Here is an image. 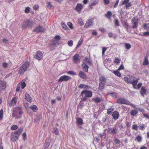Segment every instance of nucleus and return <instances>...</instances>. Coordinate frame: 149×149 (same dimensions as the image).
Listing matches in <instances>:
<instances>
[{
	"instance_id": "680f3d73",
	"label": "nucleus",
	"mask_w": 149,
	"mask_h": 149,
	"mask_svg": "<svg viewBox=\"0 0 149 149\" xmlns=\"http://www.w3.org/2000/svg\"><path fill=\"white\" fill-rule=\"evenodd\" d=\"M119 1V0H116V2L113 6L114 8H116L117 6Z\"/></svg>"
},
{
	"instance_id": "a211bd4d",
	"label": "nucleus",
	"mask_w": 149,
	"mask_h": 149,
	"mask_svg": "<svg viewBox=\"0 0 149 149\" xmlns=\"http://www.w3.org/2000/svg\"><path fill=\"white\" fill-rule=\"evenodd\" d=\"M139 80V79L138 78H136V79L134 81H130V84H132L133 85V87L135 88H136V86L137 84L138 81Z\"/></svg>"
},
{
	"instance_id": "de8ad7c7",
	"label": "nucleus",
	"mask_w": 149,
	"mask_h": 149,
	"mask_svg": "<svg viewBox=\"0 0 149 149\" xmlns=\"http://www.w3.org/2000/svg\"><path fill=\"white\" fill-rule=\"evenodd\" d=\"M124 79L126 83H130V79L129 78H128V77H125L124 78Z\"/></svg>"
},
{
	"instance_id": "412c9836",
	"label": "nucleus",
	"mask_w": 149,
	"mask_h": 149,
	"mask_svg": "<svg viewBox=\"0 0 149 149\" xmlns=\"http://www.w3.org/2000/svg\"><path fill=\"white\" fill-rule=\"evenodd\" d=\"M83 70L85 72H87L89 68L88 66L85 63H83L81 65Z\"/></svg>"
},
{
	"instance_id": "c03bdc74",
	"label": "nucleus",
	"mask_w": 149,
	"mask_h": 149,
	"mask_svg": "<svg viewBox=\"0 0 149 149\" xmlns=\"http://www.w3.org/2000/svg\"><path fill=\"white\" fill-rule=\"evenodd\" d=\"M61 24V25L63 28L65 30H67L68 28L67 26L64 23H62Z\"/></svg>"
},
{
	"instance_id": "49530a36",
	"label": "nucleus",
	"mask_w": 149,
	"mask_h": 149,
	"mask_svg": "<svg viewBox=\"0 0 149 149\" xmlns=\"http://www.w3.org/2000/svg\"><path fill=\"white\" fill-rule=\"evenodd\" d=\"M8 64L6 62H3L2 64V66L4 68H7L8 66Z\"/></svg>"
},
{
	"instance_id": "473e14b6",
	"label": "nucleus",
	"mask_w": 149,
	"mask_h": 149,
	"mask_svg": "<svg viewBox=\"0 0 149 149\" xmlns=\"http://www.w3.org/2000/svg\"><path fill=\"white\" fill-rule=\"evenodd\" d=\"M52 133L53 134L56 135H58L59 131L58 129L57 128H54L53 129V131Z\"/></svg>"
},
{
	"instance_id": "5fc2aeb1",
	"label": "nucleus",
	"mask_w": 149,
	"mask_h": 149,
	"mask_svg": "<svg viewBox=\"0 0 149 149\" xmlns=\"http://www.w3.org/2000/svg\"><path fill=\"white\" fill-rule=\"evenodd\" d=\"M124 68V65L123 64H121L118 69V70H123Z\"/></svg>"
},
{
	"instance_id": "a19ab883",
	"label": "nucleus",
	"mask_w": 149,
	"mask_h": 149,
	"mask_svg": "<svg viewBox=\"0 0 149 149\" xmlns=\"http://www.w3.org/2000/svg\"><path fill=\"white\" fill-rule=\"evenodd\" d=\"M93 100H94L95 102L98 103L100 102L101 101V99L99 97H97L95 98H94L93 99Z\"/></svg>"
},
{
	"instance_id": "69168bd1",
	"label": "nucleus",
	"mask_w": 149,
	"mask_h": 149,
	"mask_svg": "<svg viewBox=\"0 0 149 149\" xmlns=\"http://www.w3.org/2000/svg\"><path fill=\"white\" fill-rule=\"evenodd\" d=\"M30 8L29 7H28L26 8L25 10V12L26 13H28L30 11Z\"/></svg>"
},
{
	"instance_id": "1a4fd4ad",
	"label": "nucleus",
	"mask_w": 149,
	"mask_h": 149,
	"mask_svg": "<svg viewBox=\"0 0 149 149\" xmlns=\"http://www.w3.org/2000/svg\"><path fill=\"white\" fill-rule=\"evenodd\" d=\"M71 77L65 75H63L60 77L58 81V82H62L63 81H67L71 79Z\"/></svg>"
},
{
	"instance_id": "2eb2a0df",
	"label": "nucleus",
	"mask_w": 149,
	"mask_h": 149,
	"mask_svg": "<svg viewBox=\"0 0 149 149\" xmlns=\"http://www.w3.org/2000/svg\"><path fill=\"white\" fill-rule=\"evenodd\" d=\"M93 24V20L92 19H89L88 20L84 26V27L87 28L90 27Z\"/></svg>"
},
{
	"instance_id": "603ef678",
	"label": "nucleus",
	"mask_w": 149,
	"mask_h": 149,
	"mask_svg": "<svg viewBox=\"0 0 149 149\" xmlns=\"http://www.w3.org/2000/svg\"><path fill=\"white\" fill-rule=\"evenodd\" d=\"M124 25H125V28L127 30H128L129 28V27H130V26L128 24V23L127 22H125V23H124Z\"/></svg>"
},
{
	"instance_id": "e2e57ef3",
	"label": "nucleus",
	"mask_w": 149,
	"mask_h": 149,
	"mask_svg": "<svg viewBox=\"0 0 149 149\" xmlns=\"http://www.w3.org/2000/svg\"><path fill=\"white\" fill-rule=\"evenodd\" d=\"M130 0H124V1L122 2V4L123 5L126 4L128 3Z\"/></svg>"
},
{
	"instance_id": "aec40b11",
	"label": "nucleus",
	"mask_w": 149,
	"mask_h": 149,
	"mask_svg": "<svg viewBox=\"0 0 149 149\" xmlns=\"http://www.w3.org/2000/svg\"><path fill=\"white\" fill-rule=\"evenodd\" d=\"M79 76L81 78L83 79H86V74L82 71L79 72Z\"/></svg>"
},
{
	"instance_id": "3c124183",
	"label": "nucleus",
	"mask_w": 149,
	"mask_h": 149,
	"mask_svg": "<svg viewBox=\"0 0 149 149\" xmlns=\"http://www.w3.org/2000/svg\"><path fill=\"white\" fill-rule=\"evenodd\" d=\"M18 128L17 126L16 125H14L12 126L11 127V129L12 130H15Z\"/></svg>"
},
{
	"instance_id": "37998d69",
	"label": "nucleus",
	"mask_w": 149,
	"mask_h": 149,
	"mask_svg": "<svg viewBox=\"0 0 149 149\" xmlns=\"http://www.w3.org/2000/svg\"><path fill=\"white\" fill-rule=\"evenodd\" d=\"M138 127L137 125H133L132 127V129L136 131L138 130Z\"/></svg>"
},
{
	"instance_id": "423d86ee",
	"label": "nucleus",
	"mask_w": 149,
	"mask_h": 149,
	"mask_svg": "<svg viewBox=\"0 0 149 149\" xmlns=\"http://www.w3.org/2000/svg\"><path fill=\"white\" fill-rule=\"evenodd\" d=\"M61 39V37L59 35L56 36L52 40L51 44L52 45H58L59 44V41Z\"/></svg>"
},
{
	"instance_id": "7c9ffc66",
	"label": "nucleus",
	"mask_w": 149,
	"mask_h": 149,
	"mask_svg": "<svg viewBox=\"0 0 149 149\" xmlns=\"http://www.w3.org/2000/svg\"><path fill=\"white\" fill-rule=\"evenodd\" d=\"M113 73L116 76L119 77H121V73L120 72H119L118 70H114L113 71Z\"/></svg>"
},
{
	"instance_id": "774afa93",
	"label": "nucleus",
	"mask_w": 149,
	"mask_h": 149,
	"mask_svg": "<svg viewBox=\"0 0 149 149\" xmlns=\"http://www.w3.org/2000/svg\"><path fill=\"white\" fill-rule=\"evenodd\" d=\"M143 34L145 36H149V31L144 32Z\"/></svg>"
},
{
	"instance_id": "e433bc0d",
	"label": "nucleus",
	"mask_w": 149,
	"mask_h": 149,
	"mask_svg": "<svg viewBox=\"0 0 149 149\" xmlns=\"http://www.w3.org/2000/svg\"><path fill=\"white\" fill-rule=\"evenodd\" d=\"M114 110V109L111 107L107 109V113L108 115H111L112 113V112Z\"/></svg>"
},
{
	"instance_id": "79ce46f5",
	"label": "nucleus",
	"mask_w": 149,
	"mask_h": 149,
	"mask_svg": "<svg viewBox=\"0 0 149 149\" xmlns=\"http://www.w3.org/2000/svg\"><path fill=\"white\" fill-rule=\"evenodd\" d=\"M145 125L144 124H141L139 126V127L140 130H143L145 129Z\"/></svg>"
},
{
	"instance_id": "a18cd8bd",
	"label": "nucleus",
	"mask_w": 149,
	"mask_h": 149,
	"mask_svg": "<svg viewBox=\"0 0 149 149\" xmlns=\"http://www.w3.org/2000/svg\"><path fill=\"white\" fill-rule=\"evenodd\" d=\"M125 46L126 48L127 49H130L131 47V45L129 43H125Z\"/></svg>"
},
{
	"instance_id": "0eeeda50",
	"label": "nucleus",
	"mask_w": 149,
	"mask_h": 149,
	"mask_svg": "<svg viewBox=\"0 0 149 149\" xmlns=\"http://www.w3.org/2000/svg\"><path fill=\"white\" fill-rule=\"evenodd\" d=\"M81 95L82 96L85 95L86 97H90L92 96V93L91 91H89L87 90H85L81 92Z\"/></svg>"
},
{
	"instance_id": "09e8293b",
	"label": "nucleus",
	"mask_w": 149,
	"mask_h": 149,
	"mask_svg": "<svg viewBox=\"0 0 149 149\" xmlns=\"http://www.w3.org/2000/svg\"><path fill=\"white\" fill-rule=\"evenodd\" d=\"M68 45L70 47H72L73 45V42L72 40H70L68 42Z\"/></svg>"
},
{
	"instance_id": "bb28decb",
	"label": "nucleus",
	"mask_w": 149,
	"mask_h": 149,
	"mask_svg": "<svg viewBox=\"0 0 149 149\" xmlns=\"http://www.w3.org/2000/svg\"><path fill=\"white\" fill-rule=\"evenodd\" d=\"M23 131V128H20L17 131H15L13 133L16 134L17 135L19 136L20 135L21 133H22Z\"/></svg>"
},
{
	"instance_id": "f257e3e1",
	"label": "nucleus",
	"mask_w": 149,
	"mask_h": 149,
	"mask_svg": "<svg viewBox=\"0 0 149 149\" xmlns=\"http://www.w3.org/2000/svg\"><path fill=\"white\" fill-rule=\"evenodd\" d=\"M29 65L30 63L29 61H25L19 68L18 73L20 74L23 75L28 69Z\"/></svg>"
},
{
	"instance_id": "ddd939ff",
	"label": "nucleus",
	"mask_w": 149,
	"mask_h": 149,
	"mask_svg": "<svg viewBox=\"0 0 149 149\" xmlns=\"http://www.w3.org/2000/svg\"><path fill=\"white\" fill-rule=\"evenodd\" d=\"M73 60L74 63H77V62H80V60L79 58V56L78 54H74L73 56Z\"/></svg>"
},
{
	"instance_id": "20e7f679",
	"label": "nucleus",
	"mask_w": 149,
	"mask_h": 149,
	"mask_svg": "<svg viewBox=\"0 0 149 149\" xmlns=\"http://www.w3.org/2000/svg\"><path fill=\"white\" fill-rule=\"evenodd\" d=\"M34 24L32 20L26 19L24 21L22 24V26L23 29L31 27Z\"/></svg>"
},
{
	"instance_id": "b1692460",
	"label": "nucleus",
	"mask_w": 149,
	"mask_h": 149,
	"mask_svg": "<svg viewBox=\"0 0 149 149\" xmlns=\"http://www.w3.org/2000/svg\"><path fill=\"white\" fill-rule=\"evenodd\" d=\"M25 98L26 100L28 102H31L32 101V98L30 95L28 93L25 94Z\"/></svg>"
},
{
	"instance_id": "6e6552de",
	"label": "nucleus",
	"mask_w": 149,
	"mask_h": 149,
	"mask_svg": "<svg viewBox=\"0 0 149 149\" xmlns=\"http://www.w3.org/2000/svg\"><path fill=\"white\" fill-rule=\"evenodd\" d=\"M132 26V28L133 29H136L137 28L138 24V20L136 18L134 17L131 20Z\"/></svg>"
},
{
	"instance_id": "f704fd0d",
	"label": "nucleus",
	"mask_w": 149,
	"mask_h": 149,
	"mask_svg": "<svg viewBox=\"0 0 149 149\" xmlns=\"http://www.w3.org/2000/svg\"><path fill=\"white\" fill-rule=\"evenodd\" d=\"M85 61L88 65H90L92 64L91 61L88 57H86L85 58Z\"/></svg>"
},
{
	"instance_id": "a878e982",
	"label": "nucleus",
	"mask_w": 149,
	"mask_h": 149,
	"mask_svg": "<svg viewBox=\"0 0 149 149\" xmlns=\"http://www.w3.org/2000/svg\"><path fill=\"white\" fill-rule=\"evenodd\" d=\"M146 90L145 89L144 86H142L141 88V90L140 91V94L143 96H144V95L146 94Z\"/></svg>"
},
{
	"instance_id": "c756f323",
	"label": "nucleus",
	"mask_w": 149,
	"mask_h": 149,
	"mask_svg": "<svg viewBox=\"0 0 149 149\" xmlns=\"http://www.w3.org/2000/svg\"><path fill=\"white\" fill-rule=\"evenodd\" d=\"M149 63L148 60V56H146L145 57L143 63V65H146L149 64Z\"/></svg>"
},
{
	"instance_id": "864d4df0",
	"label": "nucleus",
	"mask_w": 149,
	"mask_h": 149,
	"mask_svg": "<svg viewBox=\"0 0 149 149\" xmlns=\"http://www.w3.org/2000/svg\"><path fill=\"white\" fill-rule=\"evenodd\" d=\"M67 73L68 74H70L71 75H75L76 74L75 72L72 71H68L67 72Z\"/></svg>"
},
{
	"instance_id": "5701e85b",
	"label": "nucleus",
	"mask_w": 149,
	"mask_h": 149,
	"mask_svg": "<svg viewBox=\"0 0 149 149\" xmlns=\"http://www.w3.org/2000/svg\"><path fill=\"white\" fill-rule=\"evenodd\" d=\"M50 141L49 139H46L44 146V148L45 149L47 148L49 146L50 144Z\"/></svg>"
},
{
	"instance_id": "4c0bfd02",
	"label": "nucleus",
	"mask_w": 149,
	"mask_h": 149,
	"mask_svg": "<svg viewBox=\"0 0 149 149\" xmlns=\"http://www.w3.org/2000/svg\"><path fill=\"white\" fill-rule=\"evenodd\" d=\"M83 41V39L81 38L78 41V44L76 47V48H78L81 45Z\"/></svg>"
},
{
	"instance_id": "9b49d317",
	"label": "nucleus",
	"mask_w": 149,
	"mask_h": 149,
	"mask_svg": "<svg viewBox=\"0 0 149 149\" xmlns=\"http://www.w3.org/2000/svg\"><path fill=\"white\" fill-rule=\"evenodd\" d=\"M43 54L40 51H37L35 56V58L38 60H40L43 57Z\"/></svg>"
},
{
	"instance_id": "8fccbe9b",
	"label": "nucleus",
	"mask_w": 149,
	"mask_h": 149,
	"mask_svg": "<svg viewBox=\"0 0 149 149\" xmlns=\"http://www.w3.org/2000/svg\"><path fill=\"white\" fill-rule=\"evenodd\" d=\"M3 109H1L0 111V120L2 119L3 117Z\"/></svg>"
},
{
	"instance_id": "f8f14e48",
	"label": "nucleus",
	"mask_w": 149,
	"mask_h": 149,
	"mask_svg": "<svg viewBox=\"0 0 149 149\" xmlns=\"http://www.w3.org/2000/svg\"><path fill=\"white\" fill-rule=\"evenodd\" d=\"M44 31L43 27L42 26H39L35 28L33 31L39 33L43 32Z\"/></svg>"
},
{
	"instance_id": "ea45409f",
	"label": "nucleus",
	"mask_w": 149,
	"mask_h": 149,
	"mask_svg": "<svg viewBox=\"0 0 149 149\" xmlns=\"http://www.w3.org/2000/svg\"><path fill=\"white\" fill-rule=\"evenodd\" d=\"M19 85L21 87L22 89H23L25 87L26 84L25 82L24 81L20 83H19Z\"/></svg>"
},
{
	"instance_id": "cd10ccee",
	"label": "nucleus",
	"mask_w": 149,
	"mask_h": 149,
	"mask_svg": "<svg viewBox=\"0 0 149 149\" xmlns=\"http://www.w3.org/2000/svg\"><path fill=\"white\" fill-rule=\"evenodd\" d=\"M77 123L78 125H81L83 123V121L82 118H78L77 119Z\"/></svg>"
},
{
	"instance_id": "052dcab7",
	"label": "nucleus",
	"mask_w": 149,
	"mask_h": 149,
	"mask_svg": "<svg viewBox=\"0 0 149 149\" xmlns=\"http://www.w3.org/2000/svg\"><path fill=\"white\" fill-rule=\"evenodd\" d=\"M114 142L115 143V144H120V141L119 139L117 138H116L114 140Z\"/></svg>"
},
{
	"instance_id": "2f4dec72",
	"label": "nucleus",
	"mask_w": 149,
	"mask_h": 149,
	"mask_svg": "<svg viewBox=\"0 0 149 149\" xmlns=\"http://www.w3.org/2000/svg\"><path fill=\"white\" fill-rule=\"evenodd\" d=\"M138 112V111L136 110H132L131 111L130 114L131 116L133 117L136 115Z\"/></svg>"
},
{
	"instance_id": "f03ea898",
	"label": "nucleus",
	"mask_w": 149,
	"mask_h": 149,
	"mask_svg": "<svg viewBox=\"0 0 149 149\" xmlns=\"http://www.w3.org/2000/svg\"><path fill=\"white\" fill-rule=\"evenodd\" d=\"M23 112L21 108L18 107L14 109L12 114V116L18 118H20Z\"/></svg>"
},
{
	"instance_id": "7ed1b4c3",
	"label": "nucleus",
	"mask_w": 149,
	"mask_h": 149,
	"mask_svg": "<svg viewBox=\"0 0 149 149\" xmlns=\"http://www.w3.org/2000/svg\"><path fill=\"white\" fill-rule=\"evenodd\" d=\"M107 83V80L105 77L102 76L99 78V89L102 90L104 88L105 85Z\"/></svg>"
},
{
	"instance_id": "4468645a",
	"label": "nucleus",
	"mask_w": 149,
	"mask_h": 149,
	"mask_svg": "<svg viewBox=\"0 0 149 149\" xmlns=\"http://www.w3.org/2000/svg\"><path fill=\"white\" fill-rule=\"evenodd\" d=\"M83 8V6L81 3H77L75 9L79 13H80L81 11Z\"/></svg>"
},
{
	"instance_id": "f3484780",
	"label": "nucleus",
	"mask_w": 149,
	"mask_h": 149,
	"mask_svg": "<svg viewBox=\"0 0 149 149\" xmlns=\"http://www.w3.org/2000/svg\"><path fill=\"white\" fill-rule=\"evenodd\" d=\"M19 137L18 136L13 133L11 134V138L13 141H15L18 140Z\"/></svg>"
},
{
	"instance_id": "dca6fc26",
	"label": "nucleus",
	"mask_w": 149,
	"mask_h": 149,
	"mask_svg": "<svg viewBox=\"0 0 149 149\" xmlns=\"http://www.w3.org/2000/svg\"><path fill=\"white\" fill-rule=\"evenodd\" d=\"M112 116L113 119L114 120H117L119 116V112L117 111H114L112 113Z\"/></svg>"
},
{
	"instance_id": "39448f33",
	"label": "nucleus",
	"mask_w": 149,
	"mask_h": 149,
	"mask_svg": "<svg viewBox=\"0 0 149 149\" xmlns=\"http://www.w3.org/2000/svg\"><path fill=\"white\" fill-rule=\"evenodd\" d=\"M107 130V129L106 130ZM107 132L109 134H113L115 135H116V134L119 132V131L118 129L116 127H113L112 128L108 127V129Z\"/></svg>"
},
{
	"instance_id": "bf43d9fd",
	"label": "nucleus",
	"mask_w": 149,
	"mask_h": 149,
	"mask_svg": "<svg viewBox=\"0 0 149 149\" xmlns=\"http://www.w3.org/2000/svg\"><path fill=\"white\" fill-rule=\"evenodd\" d=\"M114 22L116 26H120V25L119 24V22L118 19H115V20L114 21Z\"/></svg>"
},
{
	"instance_id": "9d476101",
	"label": "nucleus",
	"mask_w": 149,
	"mask_h": 149,
	"mask_svg": "<svg viewBox=\"0 0 149 149\" xmlns=\"http://www.w3.org/2000/svg\"><path fill=\"white\" fill-rule=\"evenodd\" d=\"M117 102L118 104L127 105V104H129V101L125 99L122 98L118 99L117 100Z\"/></svg>"
},
{
	"instance_id": "6e6d98bb",
	"label": "nucleus",
	"mask_w": 149,
	"mask_h": 149,
	"mask_svg": "<svg viewBox=\"0 0 149 149\" xmlns=\"http://www.w3.org/2000/svg\"><path fill=\"white\" fill-rule=\"evenodd\" d=\"M114 62L116 63H119L120 62V60L118 58H116L114 61Z\"/></svg>"
},
{
	"instance_id": "0e129e2a",
	"label": "nucleus",
	"mask_w": 149,
	"mask_h": 149,
	"mask_svg": "<svg viewBox=\"0 0 149 149\" xmlns=\"http://www.w3.org/2000/svg\"><path fill=\"white\" fill-rule=\"evenodd\" d=\"M79 24L81 26L83 25L84 24V22L81 19H79Z\"/></svg>"
},
{
	"instance_id": "58836bf2",
	"label": "nucleus",
	"mask_w": 149,
	"mask_h": 149,
	"mask_svg": "<svg viewBox=\"0 0 149 149\" xmlns=\"http://www.w3.org/2000/svg\"><path fill=\"white\" fill-rule=\"evenodd\" d=\"M97 3V0H92L91 1V3L90 4L91 6H93L95 5Z\"/></svg>"
},
{
	"instance_id": "4d7b16f0",
	"label": "nucleus",
	"mask_w": 149,
	"mask_h": 149,
	"mask_svg": "<svg viewBox=\"0 0 149 149\" xmlns=\"http://www.w3.org/2000/svg\"><path fill=\"white\" fill-rule=\"evenodd\" d=\"M67 25L71 29H73L72 24L71 22H68L67 23Z\"/></svg>"
},
{
	"instance_id": "c9c22d12",
	"label": "nucleus",
	"mask_w": 149,
	"mask_h": 149,
	"mask_svg": "<svg viewBox=\"0 0 149 149\" xmlns=\"http://www.w3.org/2000/svg\"><path fill=\"white\" fill-rule=\"evenodd\" d=\"M30 107L34 112L36 111L38 109L37 107L35 105H31Z\"/></svg>"
},
{
	"instance_id": "72a5a7b5",
	"label": "nucleus",
	"mask_w": 149,
	"mask_h": 149,
	"mask_svg": "<svg viewBox=\"0 0 149 149\" xmlns=\"http://www.w3.org/2000/svg\"><path fill=\"white\" fill-rule=\"evenodd\" d=\"M142 139V137L141 136L138 135L136 138L135 140L139 142H141Z\"/></svg>"
},
{
	"instance_id": "13d9d810",
	"label": "nucleus",
	"mask_w": 149,
	"mask_h": 149,
	"mask_svg": "<svg viewBox=\"0 0 149 149\" xmlns=\"http://www.w3.org/2000/svg\"><path fill=\"white\" fill-rule=\"evenodd\" d=\"M107 48L106 47H103L102 49V55H104V54L105 52L107 50Z\"/></svg>"
},
{
	"instance_id": "393cba45",
	"label": "nucleus",
	"mask_w": 149,
	"mask_h": 149,
	"mask_svg": "<svg viewBox=\"0 0 149 149\" xmlns=\"http://www.w3.org/2000/svg\"><path fill=\"white\" fill-rule=\"evenodd\" d=\"M112 15V13L110 11H108L107 13L105 14V16L109 19H110Z\"/></svg>"
},
{
	"instance_id": "4be33fe9",
	"label": "nucleus",
	"mask_w": 149,
	"mask_h": 149,
	"mask_svg": "<svg viewBox=\"0 0 149 149\" xmlns=\"http://www.w3.org/2000/svg\"><path fill=\"white\" fill-rule=\"evenodd\" d=\"M16 99L15 97H13L9 103L10 106H14L16 104Z\"/></svg>"
},
{
	"instance_id": "c85d7f7f",
	"label": "nucleus",
	"mask_w": 149,
	"mask_h": 149,
	"mask_svg": "<svg viewBox=\"0 0 149 149\" xmlns=\"http://www.w3.org/2000/svg\"><path fill=\"white\" fill-rule=\"evenodd\" d=\"M142 26L145 30H147L148 31L149 30V23L143 24Z\"/></svg>"
},
{
	"instance_id": "338daca9",
	"label": "nucleus",
	"mask_w": 149,
	"mask_h": 149,
	"mask_svg": "<svg viewBox=\"0 0 149 149\" xmlns=\"http://www.w3.org/2000/svg\"><path fill=\"white\" fill-rule=\"evenodd\" d=\"M21 87L18 84L17 86V88L16 90V91L17 92H18L20 90V89Z\"/></svg>"
},
{
	"instance_id": "6ab92c4d",
	"label": "nucleus",
	"mask_w": 149,
	"mask_h": 149,
	"mask_svg": "<svg viewBox=\"0 0 149 149\" xmlns=\"http://www.w3.org/2000/svg\"><path fill=\"white\" fill-rule=\"evenodd\" d=\"M6 88L5 82L4 81H0V91H1Z\"/></svg>"
}]
</instances>
